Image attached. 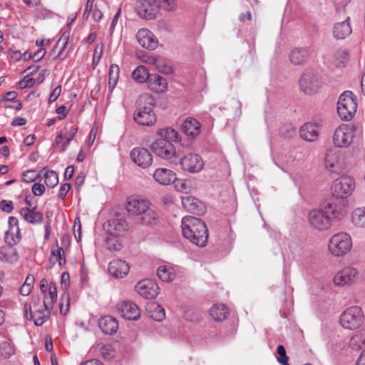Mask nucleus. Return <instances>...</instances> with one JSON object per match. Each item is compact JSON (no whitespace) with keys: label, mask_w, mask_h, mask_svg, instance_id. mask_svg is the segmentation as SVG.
Masks as SVG:
<instances>
[{"label":"nucleus","mask_w":365,"mask_h":365,"mask_svg":"<svg viewBox=\"0 0 365 365\" xmlns=\"http://www.w3.org/2000/svg\"><path fill=\"white\" fill-rule=\"evenodd\" d=\"M346 215V204L342 200H329L319 209L309 212L308 221L315 230L323 231L329 229L333 220H340Z\"/></svg>","instance_id":"obj_1"},{"label":"nucleus","mask_w":365,"mask_h":365,"mask_svg":"<svg viewBox=\"0 0 365 365\" xmlns=\"http://www.w3.org/2000/svg\"><path fill=\"white\" fill-rule=\"evenodd\" d=\"M157 135L160 136V138L152 143L151 150L158 157L177 165L178 154L171 142L180 140L178 133L174 128L167 127L158 129Z\"/></svg>","instance_id":"obj_2"},{"label":"nucleus","mask_w":365,"mask_h":365,"mask_svg":"<svg viewBox=\"0 0 365 365\" xmlns=\"http://www.w3.org/2000/svg\"><path fill=\"white\" fill-rule=\"evenodd\" d=\"M182 233L185 238L199 247L206 245L208 230L204 222L193 216H185L181 220Z\"/></svg>","instance_id":"obj_3"},{"label":"nucleus","mask_w":365,"mask_h":365,"mask_svg":"<svg viewBox=\"0 0 365 365\" xmlns=\"http://www.w3.org/2000/svg\"><path fill=\"white\" fill-rule=\"evenodd\" d=\"M154 101V98L148 94L139 97L133 113V120L136 123L143 126H152L156 123L157 117L153 110Z\"/></svg>","instance_id":"obj_4"},{"label":"nucleus","mask_w":365,"mask_h":365,"mask_svg":"<svg viewBox=\"0 0 365 365\" xmlns=\"http://www.w3.org/2000/svg\"><path fill=\"white\" fill-rule=\"evenodd\" d=\"M150 206V202L147 199L138 196H131L127 200L126 210L130 214L142 215V222L145 225H151L157 220L158 214Z\"/></svg>","instance_id":"obj_5"},{"label":"nucleus","mask_w":365,"mask_h":365,"mask_svg":"<svg viewBox=\"0 0 365 365\" xmlns=\"http://www.w3.org/2000/svg\"><path fill=\"white\" fill-rule=\"evenodd\" d=\"M355 186V180L350 176H341L335 180L331 185L333 198L330 200H342L345 202L346 207L347 204L345 199L352 194Z\"/></svg>","instance_id":"obj_6"},{"label":"nucleus","mask_w":365,"mask_h":365,"mask_svg":"<svg viewBox=\"0 0 365 365\" xmlns=\"http://www.w3.org/2000/svg\"><path fill=\"white\" fill-rule=\"evenodd\" d=\"M328 247L332 255L344 256L352 247L351 237L349 234L344 232L334 234L329 241Z\"/></svg>","instance_id":"obj_7"},{"label":"nucleus","mask_w":365,"mask_h":365,"mask_svg":"<svg viewBox=\"0 0 365 365\" xmlns=\"http://www.w3.org/2000/svg\"><path fill=\"white\" fill-rule=\"evenodd\" d=\"M364 321V314L359 306H352L345 309L341 314L339 323L341 326L349 330L356 329Z\"/></svg>","instance_id":"obj_8"},{"label":"nucleus","mask_w":365,"mask_h":365,"mask_svg":"<svg viewBox=\"0 0 365 365\" xmlns=\"http://www.w3.org/2000/svg\"><path fill=\"white\" fill-rule=\"evenodd\" d=\"M357 103L351 91H344L339 96L337 112L341 120H350L356 111Z\"/></svg>","instance_id":"obj_9"},{"label":"nucleus","mask_w":365,"mask_h":365,"mask_svg":"<svg viewBox=\"0 0 365 365\" xmlns=\"http://www.w3.org/2000/svg\"><path fill=\"white\" fill-rule=\"evenodd\" d=\"M324 166L331 173H340L345 168V158L341 151L330 148L324 155Z\"/></svg>","instance_id":"obj_10"},{"label":"nucleus","mask_w":365,"mask_h":365,"mask_svg":"<svg viewBox=\"0 0 365 365\" xmlns=\"http://www.w3.org/2000/svg\"><path fill=\"white\" fill-rule=\"evenodd\" d=\"M322 86L319 76L312 70H306L299 80V86L302 92L307 95H313L318 91Z\"/></svg>","instance_id":"obj_11"},{"label":"nucleus","mask_w":365,"mask_h":365,"mask_svg":"<svg viewBox=\"0 0 365 365\" xmlns=\"http://www.w3.org/2000/svg\"><path fill=\"white\" fill-rule=\"evenodd\" d=\"M177 164H180L184 171L190 173H199L204 167L202 158L193 153L187 154L182 158L178 155Z\"/></svg>","instance_id":"obj_12"},{"label":"nucleus","mask_w":365,"mask_h":365,"mask_svg":"<svg viewBox=\"0 0 365 365\" xmlns=\"http://www.w3.org/2000/svg\"><path fill=\"white\" fill-rule=\"evenodd\" d=\"M358 274L356 268L346 266L336 273L333 282L338 287L350 286L355 282Z\"/></svg>","instance_id":"obj_13"},{"label":"nucleus","mask_w":365,"mask_h":365,"mask_svg":"<svg viewBox=\"0 0 365 365\" xmlns=\"http://www.w3.org/2000/svg\"><path fill=\"white\" fill-rule=\"evenodd\" d=\"M353 137V130L347 125H341L335 130L333 141L338 148H346L351 144Z\"/></svg>","instance_id":"obj_14"},{"label":"nucleus","mask_w":365,"mask_h":365,"mask_svg":"<svg viewBox=\"0 0 365 365\" xmlns=\"http://www.w3.org/2000/svg\"><path fill=\"white\" fill-rule=\"evenodd\" d=\"M117 310L125 319L135 321L140 317V310L138 305L131 301H123L117 304Z\"/></svg>","instance_id":"obj_15"},{"label":"nucleus","mask_w":365,"mask_h":365,"mask_svg":"<svg viewBox=\"0 0 365 365\" xmlns=\"http://www.w3.org/2000/svg\"><path fill=\"white\" fill-rule=\"evenodd\" d=\"M133 162L142 168L150 167L153 163L151 153L144 148H135L130 153Z\"/></svg>","instance_id":"obj_16"},{"label":"nucleus","mask_w":365,"mask_h":365,"mask_svg":"<svg viewBox=\"0 0 365 365\" xmlns=\"http://www.w3.org/2000/svg\"><path fill=\"white\" fill-rule=\"evenodd\" d=\"M159 287L153 280L145 279L135 285L136 292L146 299H153L158 294Z\"/></svg>","instance_id":"obj_17"},{"label":"nucleus","mask_w":365,"mask_h":365,"mask_svg":"<svg viewBox=\"0 0 365 365\" xmlns=\"http://www.w3.org/2000/svg\"><path fill=\"white\" fill-rule=\"evenodd\" d=\"M136 9L138 15L146 20L154 19L158 13V6L149 0H138Z\"/></svg>","instance_id":"obj_18"},{"label":"nucleus","mask_w":365,"mask_h":365,"mask_svg":"<svg viewBox=\"0 0 365 365\" xmlns=\"http://www.w3.org/2000/svg\"><path fill=\"white\" fill-rule=\"evenodd\" d=\"M136 39L142 47L148 50L155 49L158 44V38L148 29H140L136 34Z\"/></svg>","instance_id":"obj_19"},{"label":"nucleus","mask_w":365,"mask_h":365,"mask_svg":"<svg viewBox=\"0 0 365 365\" xmlns=\"http://www.w3.org/2000/svg\"><path fill=\"white\" fill-rule=\"evenodd\" d=\"M182 131L190 139H195L200 133V123L195 118L187 117L182 124Z\"/></svg>","instance_id":"obj_20"},{"label":"nucleus","mask_w":365,"mask_h":365,"mask_svg":"<svg viewBox=\"0 0 365 365\" xmlns=\"http://www.w3.org/2000/svg\"><path fill=\"white\" fill-rule=\"evenodd\" d=\"M108 272L115 278H123L130 270L128 264L121 259H113L109 263Z\"/></svg>","instance_id":"obj_21"},{"label":"nucleus","mask_w":365,"mask_h":365,"mask_svg":"<svg viewBox=\"0 0 365 365\" xmlns=\"http://www.w3.org/2000/svg\"><path fill=\"white\" fill-rule=\"evenodd\" d=\"M153 175L155 180L163 185H170L176 180V174L167 168H158Z\"/></svg>","instance_id":"obj_22"},{"label":"nucleus","mask_w":365,"mask_h":365,"mask_svg":"<svg viewBox=\"0 0 365 365\" xmlns=\"http://www.w3.org/2000/svg\"><path fill=\"white\" fill-rule=\"evenodd\" d=\"M181 201L183 208L187 212L200 214L204 211V205L195 197L185 195L181 197Z\"/></svg>","instance_id":"obj_23"},{"label":"nucleus","mask_w":365,"mask_h":365,"mask_svg":"<svg viewBox=\"0 0 365 365\" xmlns=\"http://www.w3.org/2000/svg\"><path fill=\"white\" fill-rule=\"evenodd\" d=\"M309 57V50L305 48H294L289 53V61L295 66L305 63Z\"/></svg>","instance_id":"obj_24"},{"label":"nucleus","mask_w":365,"mask_h":365,"mask_svg":"<svg viewBox=\"0 0 365 365\" xmlns=\"http://www.w3.org/2000/svg\"><path fill=\"white\" fill-rule=\"evenodd\" d=\"M19 213L23 219L30 224H39L43 221V215L36 210V206L31 208L23 207Z\"/></svg>","instance_id":"obj_25"},{"label":"nucleus","mask_w":365,"mask_h":365,"mask_svg":"<svg viewBox=\"0 0 365 365\" xmlns=\"http://www.w3.org/2000/svg\"><path fill=\"white\" fill-rule=\"evenodd\" d=\"M99 328L106 334H115L118 328L117 320L110 316H105L99 319Z\"/></svg>","instance_id":"obj_26"},{"label":"nucleus","mask_w":365,"mask_h":365,"mask_svg":"<svg viewBox=\"0 0 365 365\" xmlns=\"http://www.w3.org/2000/svg\"><path fill=\"white\" fill-rule=\"evenodd\" d=\"M147 83L149 88L155 93H163L168 87L166 79L158 74H151Z\"/></svg>","instance_id":"obj_27"},{"label":"nucleus","mask_w":365,"mask_h":365,"mask_svg":"<svg viewBox=\"0 0 365 365\" xmlns=\"http://www.w3.org/2000/svg\"><path fill=\"white\" fill-rule=\"evenodd\" d=\"M319 135V128L314 123H307L300 128V136L307 141L313 142Z\"/></svg>","instance_id":"obj_28"},{"label":"nucleus","mask_w":365,"mask_h":365,"mask_svg":"<svg viewBox=\"0 0 365 365\" xmlns=\"http://www.w3.org/2000/svg\"><path fill=\"white\" fill-rule=\"evenodd\" d=\"M349 18L342 22L336 23L333 27V36L336 39H344L351 34Z\"/></svg>","instance_id":"obj_29"},{"label":"nucleus","mask_w":365,"mask_h":365,"mask_svg":"<svg viewBox=\"0 0 365 365\" xmlns=\"http://www.w3.org/2000/svg\"><path fill=\"white\" fill-rule=\"evenodd\" d=\"M19 256L16 249L11 245H4L0 247V260L8 263H15Z\"/></svg>","instance_id":"obj_30"},{"label":"nucleus","mask_w":365,"mask_h":365,"mask_svg":"<svg viewBox=\"0 0 365 365\" xmlns=\"http://www.w3.org/2000/svg\"><path fill=\"white\" fill-rule=\"evenodd\" d=\"M146 309L150 317L155 321L161 322L165 318L164 308L156 302L148 303Z\"/></svg>","instance_id":"obj_31"},{"label":"nucleus","mask_w":365,"mask_h":365,"mask_svg":"<svg viewBox=\"0 0 365 365\" xmlns=\"http://www.w3.org/2000/svg\"><path fill=\"white\" fill-rule=\"evenodd\" d=\"M51 309H47L44 307L43 309H35L33 313L31 308H30V319H34L35 325L41 326L49 318Z\"/></svg>","instance_id":"obj_32"},{"label":"nucleus","mask_w":365,"mask_h":365,"mask_svg":"<svg viewBox=\"0 0 365 365\" xmlns=\"http://www.w3.org/2000/svg\"><path fill=\"white\" fill-rule=\"evenodd\" d=\"M68 41V34L66 33L63 34L53 48L54 50L55 48L59 47V51H58V53L54 57V58H58L60 61H63L67 57L71 50L69 48L66 51Z\"/></svg>","instance_id":"obj_33"},{"label":"nucleus","mask_w":365,"mask_h":365,"mask_svg":"<svg viewBox=\"0 0 365 365\" xmlns=\"http://www.w3.org/2000/svg\"><path fill=\"white\" fill-rule=\"evenodd\" d=\"M349 347L356 351L365 347V328L359 330L351 336Z\"/></svg>","instance_id":"obj_34"},{"label":"nucleus","mask_w":365,"mask_h":365,"mask_svg":"<svg viewBox=\"0 0 365 365\" xmlns=\"http://www.w3.org/2000/svg\"><path fill=\"white\" fill-rule=\"evenodd\" d=\"M349 61L348 53L343 49L335 51L331 59V63L337 68L344 67Z\"/></svg>","instance_id":"obj_35"},{"label":"nucleus","mask_w":365,"mask_h":365,"mask_svg":"<svg viewBox=\"0 0 365 365\" xmlns=\"http://www.w3.org/2000/svg\"><path fill=\"white\" fill-rule=\"evenodd\" d=\"M351 220L355 227L365 228V207L354 209L351 212Z\"/></svg>","instance_id":"obj_36"},{"label":"nucleus","mask_w":365,"mask_h":365,"mask_svg":"<svg viewBox=\"0 0 365 365\" xmlns=\"http://www.w3.org/2000/svg\"><path fill=\"white\" fill-rule=\"evenodd\" d=\"M210 314L215 321H223L228 314V308L224 304L214 305L210 310Z\"/></svg>","instance_id":"obj_37"},{"label":"nucleus","mask_w":365,"mask_h":365,"mask_svg":"<svg viewBox=\"0 0 365 365\" xmlns=\"http://www.w3.org/2000/svg\"><path fill=\"white\" fill-rule=\"evenodd\" d=\"M57 298V289L56 283L51 282L48 284V292L44 295L43 307L52 309L53 301Z\"/></svg>","instance_id":"obj_38"},{"label":"nucleus","mask_w":365,"mask_h":365,"mask_svg":"<svg viewBox=\"0 0 365 365\" xmlns=\"http://www.w3.org/2000/svg\"><path fill=\"white\" fill-rule=\"evenodd\" d=\"M58 262L59 266L62 267L66 264V256L64 250L62 247L56 245L51 249V256L50 258V263L53 265Z\"/></svg>","instance_id":"obj_39"},{"label":"nucleus","mask_w":365,"mask_h":365,"mask_svg":"<svg viewBox=\"0 0 365 365\" xmlns=\"http://www.w3.org/2000/svg\"><path fill=\"white\" fill-rule=\"evenodd\" d=\"M150 76L147 68L144 66H138L132 73L133 80L138 83L148 82Z\"/></svg>","instance_id":"obj_40"},{"label":"nucleus","mask_w":365,"mask_h":365,"mask_svg":"<svg viewBox=\"0 0 365 365\" xmlns=\"http://www.w3.org/2000/svg\"><path fill=\"white\" fill-rule=\"evenodd\" d=\"M157 275L163 282H170L173 279L175 274L173 269L168 265H161L157 269Z\"/></svg>","instance_id":"obj_41"},{"label":"nucleus","mask_w":365,"mask_h":365,"mask_svg":"<svg viewBox=\"0 0 365 365\" xmlns=\"http://www.w3.org/2000/svg\"><path fill=\"white\" fill-rule=\"evenodd\" d=\"M105 246L109 251H119L122 248V243L118 236L110 233L106 239Z\"/></svg>","instance_id":"obj_42"},{"label":"nucleus","mask_w":365,"mask_h":365,"mask_svg":"<svg viewBox=\"0 0 365 365\" xmlns=\"http://www.w3.org/2000/svg\"><path fill=\"white\" fill-rule=\"evenodd\" d=\"M154 65L155 66V68L159 72L165 74H170L173 72V68L170 65V63L167 59L156 58V62L154 63Z\"/></svg>","instance_id":"obj_43"},{"label":"nucleus","mask_w":365,"mask_h":365,"mask_svg":"<svg viewBox=\"0 0 365 365\" xmlns=\"http://www.w3.org/2000/svg\"><path fill=\"white\" fill-rule=\"evenodd\" d=\"M158 6V9H161L167 11H175L177 8L175 0H152Z\"/></svg>","instance_id":"obj_44"},{"label":"nucleus","mask_w":365,"mask_h":365,"mask_svg":"<svg viewBox=\"0 0 365 365\" xmlns=\"http://www.w3.org/2000/svg\"><path fill=\"white\" fill-rule=\"evenodd\" d=\"M120 68L118 65L112 64L109 70V82L108 87L112 91L116 86L118 76H119Z\"/></svg>","instance_id":"obj_45"},{"label":"nucleus","mask_w":365,"mask_h":365,"mask_svg":"<svg viewBox=\"0 0 365 365\" xmlns=\"http://www.w3.org/2000/svg\"><path fill=\"white\" fill-rule=\"evenodd\" d=\"M45 184L48 187H53L58 183V173L54 170H46L43 173Z\"/></svg>","instance_id":"obj_46"},{"label":"nucleus","mask_w":365,"mask_h":365,"mask_svg":"<svg viewBox=\"0 0 365 365\" xmlns=\"http://www.w3.org/2000/svg\"><path fill=\"white\" fill-rule=\"evenodd\" d=\"M9 229L6 232V237L8 239L11 235V237L14 235H19L20 231L19 228V221L15 217H10L9 218Z\"/></svg>","instance_id":"obj_47"},{"label":"nucleus","mask_w":365,"mask_h":365,"mask_svg":"<svg viewBox=\"0 0 365 365\" xmlns=\"http://www.w3.org/2000/svg\"><path fill=\"white\" fill-rule=\"evenodd\" d=\"M14 353V349L11 341H6L0 345V354L5 358L9 357Z\"/></svg>","instance_id":"obj_48"},{"label":"nucleus","mask_w":365,"mask_h":365,"mask_svg":"<svg viewBox=\"0 0 365 365\" xmlns=\"http://www.w3.org/2000/svg\"><path fill=\"white\" fill-rule=\"evenodd\" d=\"M102 356L107 360L113 359L115 356V350L110 344H103L101 347Z\"/></svg>","instance_id":"obj_49"},{"label":"nucleus","mask_w":365,"mask_h":365,"mask_svg":"<svg viewBox=\"0 0 365 365\" xmlns=\"http://www.w3.org/2000/svg\"><path fill=\"white\" fill-rule=\"evenodd\" d=\"M137 56L141 62L148 65H154V63L156 62V58H155L153 55L144 51L138 52Z\"/></svg>","instance_id":"obj_50"},{"label":"nucleus","mask_w":365,"mask_h":365,"mask_svg":"<svg viewBox=\"0 0 365 365\" xmlns=\"http://www.w3.org/2000/svg\"><path fill=\"white\" fill-rule=\"evenodd\" d=\"M277 354L279 356L277 357V361L282 365H289L288 364L289 357L286 354L285 348L283 345H279L277 346Z\"/></svg>","instance_id":"obj_51"},{"label":"nucleus","mask_w":365,"mask_h":365,"mask_svg":"<svg viewBox=\"0 0 365 365\" xmlns=\"http://www.w3.org/2000/svg\"><path fill=\"white\" fill-rule=\"evenodd\" d=\"M109 224L110 225L113 226L114 229L118 232L125 231L127 226L125 221L121 219L113 220Z\"/></svg>","instance_id":"obj_52"},{"label":"nucleus","mask_w":365,"mask_h":365,"mask_svg":"<svg viewBox=\"0 0 365 365\" xmlns=\"http://www.w3.org/2000/svg\"><path fill=\"white\" fill-rule=\"evenodd\" d=\"M174 182L175 183V188L179 192H187L189 189L190 182L187 180H179L176 178V180Z\"/></svg>","instance_id":"obj_53"},{"label":"nucleus","mask_w":365,"mask_h":365,"mask_svg":"<svg viewBox=\"0 0 365 365\" xmlns=\"http://www.w3.org/2000/svg\"><path fill=\"white\" fill-rule=\"evenodd\" d=\"M36 174L34 170H27L22 174V180L26 182H32L36 180Z\"/></svg>","instance_id":"obj_54"},{"label":"nucleus","mask_w":365,"mask_h":365,"mask_svg":"<svg viewBox=\"0 0 365 365\" xmlns=\"http://www.w3.org/2000/svg\"><path fill=\"white\" fill-rule=\"evenodd\" d=\"M0 209L6 213H10L13 210V202L10 200H3L0 202Z\"/></svg>","instance_id":"obj_55"},{"label":"nucleus","mask_w":365,"mask_h":365,"mask_svg":"<svg viewBox=\"0 0 365 365\" xmlns=\"http://www.w3.org/2000/svg\"><path fill=\"white\" fill-rule=\"evenodd\" d=\"M32 192L36 196H41L45 192V187L40 183H34L31 188Z\"/></svg>","instance_id":"obj_56"},{"label":"nucleus","mask_w":365,"mask_h":365,"mask_svg":"<svg viewBox=\"0 0 365 365\" xmlns=\"http://www.w3.org/2000/svg\"><path fill=\"white\" fill-rule=\"evenodd\" d=\"M71 185L69 183L63 184L58 191V196L59 198L63 200L66 196L68 192L71 190Z\"/></svg>","instance_id":"obj_57"},{"label":"nucleus","mask_w":365,"mask_h":365,"mask_svg":"<svg viewBox=\"0 0 365 365\" xmlns=\"http://www.w3.org/2000/svg\"><path fill=\"white\" fill-rule=\"evenodd\" d=\"M35 83V80L29 76H26L22 81H19V87L25 88L26 87H32Z\"/></svg>","instance_id":"obj_58"},{"label":"nucleus","mask_w":365,"mask_h":365,"mask_svg":"<svg viewBox=\"0 0 365 365\" xmlns=\"http://www.w3.org/2000/svg\"><path fill=\"white\" fill-rule=\"evenodd\" d=\"M61 92V86H56L53 90V91L51 93L49 98H48V102L50 103L54 102L60 96Z\"/></svg>","instance_id":"obj_59"},{"label":"nucleus","mask_w":365,"mask_h":365,"mask_svg":"<svg viewBox=\"0 0 365 365\" xmlns=\"http://www.w3.org/2000/svg\"><path fill=\"white\" fill-rule=\"evenodd\" d=\"M11 51L12 52L11 56V58L16 59V61L20 60L21 58H24L25 60L27 59V58H31V55L29 54L27 52H25L24 54H21V53L19 51H12L11 50Z\"/></svg>","instance_id":"obj_60"},{"label":"nucleus","mask_w":365,"mask_h":365,"mask_svg":"<svg viewBox=\"0 0 365 365\" xmlns=\"http://www.w3.org/2000/svg\"><path fill=\"white\" fill-rule=\"evenodd\" d=\"M45 54H46V50L43 48H40L31 56L34 59V61L38 62L43 58Z\"/></svg>","instance_id":"obj_61"},{"label":"nucleus","mask_w":365,"mask_h":365,"mask_svg":"<svg viewBox=\"0 0 365 365\" xmlns=\"http://www.w3.org/2000/svg\"><path fill=\"white\" fill-rule=\"evenodd\" d=\"M76 132L77 128L74 125H71L68 128H66V133H64V135L66 138H71V140H72Z\"/></svg>","instance_id":"obj_62"},{"label":"nucleus","mask_w":365,"mask_h":365,"mask_svg":"<svg viewBox=\"0 0 365 365\" xmlns=\"http://www.w3.org/2000/svg\"><path fill=\"white\" fill-rule=\"evenodd\" d=\"M91 12H92L93 19L95 21L98 22L101 19V18L103 16V13L98 8H96V6H95V8L93 9V10Z\"/></svg>","instance_id":"obj_63"},{"label":"nucleus","mask_w":365,"mask_h":365,"mask_svg":"<svg viewBox=\"0 0 365 365\" xmlns=\"http://www.w3.org/2000/svg\"><path fill=\"white\" fill-rule=\"evenodd\" d=\"M26 119L21 117H17L14 118L11 122V125L13 126H22L26 125Z\"/></svg>","instance_id":"obj_64"}]
</instances>
